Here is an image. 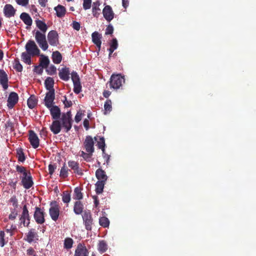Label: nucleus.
Returning a JSON list of instances; mask_svg holds the SVG:
<instances>
[{
  "label": "nucleus",
  "instance_id": "obj_1",
  "mask_svg": "<svg viewBox=\"0 0 256 256\" xmlns=\"http://www.w3.org/2000/svg\"><path fill=\"white\" fill-rule=\"evenodd\" d=\"M16 170L18 173L21 174L20 176L21 180L20 184L26 190L32 187L34 182L30 172L28 171L25 167L18 165L16 166Z\"/></svg>",
  "mask_w": 256,
  "mask_h": 256
},
{
  "label": "nucleus",
  "instance_id": "obj_2",
  "mask_svg": "<svg viewBox=\"0 0 256 256\" xmlns=\"http://www.w3.org/2000/svg\"><path fill=\"white\" fill-rule=\"evenodd\" d=\"M60 118L59 120L60 122L61 125L64 128V132H68L71 129L73 122L71 112L70 110L66 112L62 113Z\"/></svg>",
  "mask_w": 256,
  "mask_h": 256
},
{
  "label": "nucleus",
  "instance_id": "obj_3",
  "mask_svg": "<svg viewBox=\"0 0 256 256\" xmlns=\"http://www.w3.org/2000/svg\"><path fill=\"white\" fill-rule=\"evenodd\" d=\"M124 81V76L120 74H112L108 82L110 88L118 90L122 86Z\"/></svg>",
  "mask_w": 256,
  "mask_h": 256
},
{
  "label": "nucleus",
  "instance_id": "obj_4",
  "mask_svg": "<svg viewBox=\"0 0 256 256\" xmlns=\"http://www.w3.org/2000/svg\"><path fill=\"white\" fill-rule=\"evenodd\" d=\"M71 78L74 84V92L76 94H80L82 92V86L79 76L76 72L73 71L71 73Z\"/></svg>",
  "mask_w": 256,
  "mask_h": 256
},
{
  "label": "nucleus",
  "instance_id": "obj_5",
  "mask_svg": "<svg viewBox=\"0 0 256 256\" xmlns=\"http://www.w3.org/2000/svg\"><path fill=\"white\" fill-rule=\"evenodd\" d=\"M26 52L32 56H38L40 50L34 40H30L26 45Z\"/></svg>",
  "mask_w": 256,
  "mask_h": 256
},
{
  "label": "nucleus",
  "instance_id": "obj_6",
  "mask_svg": "<svg viewBox=\"0 0 256 256\" xmlns=\"http://www.w3.org/2000/svg\"><path fill=\"white\" fill-rule=\"evenodd\" d=\"M82 218L86 229L88 230H91L93 219L90 212V210L84 211Z\"/></svg>",
  "mask_w": 256,
  "mask_h": 256
},
{
  "label": "nucleus",
  "instance_id": "obj_7",
  "mask_svg": "<svg viewBox=\"0 0 256 256\" xmlns=\"http://www.w3.org/2000/svg\"><path fill=\"white\" fill-rule=\"evenodd\" d=\"M48 40L50 45L54 46L59 44L58 34L56 30H52L48 34Z\"/></svg>",
  "mask_w": 256,
  "mask_h": 256
},
{
  "label": "nucleus",
  "instance_id": "obj_8",
  "mask_svg": "<svg viewBox=\"0 0 256 256\" xmlns=\"http://www.w3.org/2000/svg\"><path fill=\"white\" fill-rule=\"evenodd\" d=\"M44 212L38 207H36L34 212V218L38 224H42L45 222Z\"/></svg>",
  "mask_w": 256,
  "mask_h": 256
},
{
  "label": "nucleus",
  "instance_id": "obj_9",
  "mask_svg": "<svg viewBox=\"0 0 256 256\" xmlns=\"http://www.w3.org/2000/svg\"><path fill=\"white\" fill-rule=\"evenodd\" d=\"M20 220V224H23L24 226H28L30 223V218L26 204L23 206L22 214Z\"/></svg>",
  "mask_w": 256,
  "mask_h": 256
},
{
  "label": "nucleus",
  "instance_id": "obj_10",
  "mask_svg": "<svg viewBox=\"0 0 256 256\" xmlns=\"http://www.w3.org/2000/svg\"><path fill=\"white\" fill-rule=\"evenodd\" d=\"M94 141L92 136H88L83 143V146L86 152H94Z\"/></svg>",
  "mask_w": 256,
  "mask_h": 256
},
{
  "label": "nucleus",
  "instance_id": "obj_11",
  "mask_svg": "<svg viewBox=\"0 0 256 256\" xmlns=\"http://www.w3.org/2000/svg\"><path fill=\"white\" fill-rule=\"evenodd\" d=\"M55 99L54 90H50L46 92L44 98V104L48 108H50L53 105Z\"/></svg>",
  "mask_w": 256,
  "mask_h": 256
},
{
  "label": "nucleus",
  "instance_id": "obj_12",
  "mask_svg": "<svg viewBox=\"0 0 256 256\" xmlns=\"http://www.w3.org/2000/svg\"><path fill=\"white\" fill-rule=\"evenodd\" d=\"M102 14L104 18L108 22H110L114 18V15L112 7L109 5L104 7L102 10Z\"/></svg>",
  "mask_w": 256,
  "mask_h": 256
},
{
  "label": "nucleus",
  "instance_id": "obj_13",
  "mask_svg": "<svg viewBox=\"0 0 256 256\" xmlns=\"http://www.w3.org/2000/svg\"><path fill=\"white\" fill-rule=\"evenodd\" d=\"M28 140L33 148H36L39 146V138L34 131L32 130L29 131Z\"/></svg>",
  "mask_w": 256,
  "mask_h": 256
},
{
  "label": "nucleus",
  "instance_id": "obj_14",
  "mask_svg": "<svg viewBox=\"0 0 256 256\" xmlns=\"http://www.w3.org/2000/svg\"><path fill=\"white\" fill-rule=\"evenodd\" d=\"M18 94L14 92L10 93L7 100V106L10 109H12L14 107L15 104L18 102Z\"/></svg>",
  "mask_w": 256,
  "mask_h": 256
},
{
  "label": "nucleus",
  "instance_id": "obj_15",
  "mask_svg": "<svg viewBox=\"0 0 256 256\" xmlns=\"http://www.w3.org/2000/svg\"><path fill=\"white\" fill-rule=\"evenodd\" d=\"M54 203L56 204V202ZM49 214L52 219L54 221H56L60 216V207L58 204L51 206L49 209Z\"/></svg>",
  "mask_w": 256,
  "mask_h": 256
},
{
  "label": "nucleus",
  "instance_id": "obj_16",
  "mask_svg": "<svg viewBox=\"0 0 256 256\" xmlns=\"http://www.w3.org/2000/svg\"><path fill=\"white\" fill-rule=\"evenodd\" d=\"M89 252L86 246L82 244H78L74 252V256H88Z\"/></svg>",
  "mask_w": 256,
  "mask_h": 256
},
{
  "label": "nucleus",
  "instance_id": "obj_17",
  "mask_svg": "<svg viewBox=\"0 0 256 256\" xmlns=\"http://www.w3.org/2000/svg\"><path fill=\"white\" fill-rule=\"evenodd\" d=\"M16 10L12 4H6L4 8V14L6 18L14 16L16 14Z\"/></svg>",
  "mask_w": 256,
  "mask_h": 256
},
{
  "label": "nucleus",
  "instance_id": "obj_18",
  "mask_svg": "<svg viewBox=\"0 0 256 256\" xmlns=\"http://www.w3.org/2000/svg\"><path fill=\"white\" fill-rule=\"evenodd\" d=\"M62 126L60 122L58 120H54L50 125V130L54 134H58L62 130Z\"/></svg>",
  "mask_w": 256,
  "mask_h": 256
},
{
  "label": "nucleus",
  "instance_id": "obj_19",
  "mask_svg": "<svg viewBox=\"0 0 256 256\" xmlns=\"http://www.w3.org/2000/svg\"><path fill=\"white\" fill-rule=\"evenodd\" d=\"M70 70L68 68L64 67L59 70L58 75L60 78L64 81H68L70 79Z\"/></svg>",
  "mask_w": 256,
  "mask_h": 256
},
{
  "label": "nucleus",
  "instance_id": "obj_20",
  "mask_svg": "<svg viewBox=\"0 0 256 256\" xmlns=\"http://www.w3.org/2000/svg\"><path fill=\"white\" fill-rule=\"evenodd\" d=\"M0 84L2 85L4 90L8 88V78L6 72L0 69Z\"/></svg>",
  "mask_w": 256,
  "mask_h": 256
},
{
  "label": "nucleus",
  "instance_id": "obj_21",
  "mask_svg": "<svg viewBox=\"0 0 256 256\" xmlns=\"http://www.w3.org/2000/svg\"><path fill=\"white\" fill-rule=\"evenodd\" d=\"M92 41L100 50L102 44V35L98 32H94L92 34Z\"/></svg>",
  "mask_w": 256,
  "mask_h": 256
},
{
  "label": "nucleus",
  "instance_id": "obj_22",
  "mask_svg": "<svg viewBox=\"0 0 256 256\" xmlns=\"http://www.w3.org/2000/svg\"><path fill=\"white\" fill-rule=\"evenodd\" d=\"M49 108L52 119L58 120L60 118L61 115L60 110L58 106L52 105Z\"/></svg>",
  "mask_w": 256,
  "mask_h": 256
},
{
  "label": "nucleus",
  "instance_id": "obj_23",
  "mask_svg": "<svg viewBox=\"0 0 256 256\" xmlns=\"http://www.w3.org/2000/svg\"><path fill=\"white\" fill-rule=\"evenodd\" d=\"M100 3L98 0L94 2L92 6V14L94 17L98 18L100 14Z\"/></svg>",
  "mask_w": 256,
  "mask_h": 256
},
{
  "label": "nucleus",
  "instance_id": "obj_24",
  "mask_svg": "<svg viewBox=\"0 0 256 256\" xmlns=\"http://www.w3.org/2000/svg\"><path fill=\"white\" fill-rule=\"evenodd\" d=\"M96 176L98 180H104L106 182L108 176L106 172L100 168H98L96 172Z\"/></svg>",
  "mask_w": 256,
  "mask_h": 256
},
{
  "label": "nucleus",
  "instance_id": "obj_25",
  "mask_svg": "<svg viewBox=\"0 0 256 256\" xmlns=\"http://www.w3.org/2000/svg\"><path fill=\"white\" fill-rule=\"evenodd\" d=\"M20 18L27 26H30L32 24V20L28 13H22L20 15Z\"/></svg>",
  "mask_w": 256,
  "mask_h": 256
},
{
  "label": "nucleus",
  "instance_id": "obj_26",
  "mask_svg": "<svg viewBox=\"0 0 256 256\" xmlns=\"http://www.w3.org/2000/svg\"><path fill=\"white\" fill-rule=\"evenodd\" d=\"M54 9L56 12V16L58 18L64 17L66 13V8L60 4L56 6Z\"/></svg>",
  "mask_w": 256,
  "mask_h": 256
},
{
  "label": "nucleus",
  "instance_id": "obj_27",
  "mask_svg": "<svg viewBox=\"0 0 256 256\" xmlns=\"http://www.w3.org/2000/svg\"><path fill=\"white\" fill-rule=\"evenodd\" d=\"M38 104V99L34 95H31L28 98L27 101V104L28 107L32 109L34 108Z\"/></svg>",
  "mask_w": 256,
  "mask_h": 256
},
{
  "label": "nucleus",
  "instance_id": "obj_28",
  "mask_svg": "<svg viewBox=\"0 0 256 256\" xmlns=\"http://www.w3.org/2000/svg\"><path fill=\"white\" fill-rule=\"evenodd\" d=\"M84 209V206L80 201L75 202L74 207V211L76 214H80L82 213Z\"/></svg>",
  "mask_w": 256,
  "mask_h": 256
},
{
  "label": "nucleus",
  "instance_id": "obj_29",
  "mask_svg": "<svg viewBox=\"0 0 256 256\" xmlns=\"http://www.w3.org/2000/svg\"><path fill=\"white\" fill-rule=\"evenodd\" d=\"M44 84L46 90H54V80L51 77H48L44 81Z\"/></svg>",
  "mask_w": 256,
  "mask_h": 256
},
{
  "label": "nucleus",
  "instance_id": "obj_30",
  "mask_svg": "<svg viewBox=\"0 0 256 256\" xmlns=\"http://www.w3.org/2000/svg\"><path fill=\"white\" fill-rule=\"evenodd\" d=\"M106 182L104 180H98L96 184V192L98 194L102 192Z\"/></svg>",
  "mask_w": 256,
  "mask_h": 256
},
{
  "label": "nucleus",
  "instance_id": "obj_31",
  "mask_svg": "<svg viewBox=\"0 0 256 256\" xmlns=\"http://www.w3.org/2000/svg\"><path fill=\"white\" fill-rule=\"evenodd\" d=\"M52 59L54 64H59L62 62V56L58 51L54 52L52 54Z\"/></svg>",
  "mask_w": 256,
  "mask_h": 256
},
{
  "label": "nucleus",
  "instance_id": "obj_32",
  "mask_svg": "<svg viewBox=\"0 0 256 256\" xmlns=\"http://www.w3.org/2000/svg\"><path fill=\"white\" fill-rule=\"evenodd\" d=\"M38 234L35 232L34 229H31L26 236V241L29 243H31L34 241V238L38 237Z\"/></svg>",
  "mask_w": 256,
  "mask_h": 256
},
{
  "label": "nucleus",
  "instance_id": "obj_33",
  "mask_svg": "<svg viewBox=\"0 0 256 256\" xmlns=\"http://www.w3.org/2000/svg\"><path fill=\"white\" fill-rule=\"evenodd\" d=\"M40 66L43 68H46L48 67L50 64V60L48 56L44 55H42L40 59Z\"/></svg>",
  "mask_w": 256,
  "mask_h": 256
},
{
  "label": "nucleus",
  "instance_id": "obj_34",
  "mask_svg": "<svg viewBox=\"0 0 256 256\" xmlns=\"http://www.w3.org/2000/svg\"><path fill=\"white\" fill-rule=\"evenodd\" d=\"M36 26L42 31V32L45 33L48 30V26L46 23L40 20H36Z\"/></svg>",
  "mask_w": 256,
  "mask_h": 256
},
{
  "label": "nucleus",
  "instance_id": "obj_35",
  "mask_svg": "<svg viewBox=\"0 0 256 256\" xmlns=\"http://www.w3.org/2000/svg\"><path fill=\"white\" fill-rule=\"evenodd\" d=\"M16 230V226L14 224H8L5 226V230L6 232L10 233V236L14 234V232Z\"/></svg>",
  "mask_w": 256,
  "mask_h": 256
},
{
  "label": "nucleus",
  "instance_id": "obj_36",
  "mask_svg": "<svg viewBox=\"0 0 256 256\" xmlns=\"http://www.w3.org/2000/svg\"><path fill=\"white\" fill-rule=\"evenodd\" d=\"M31 56L27 52H24L22 54V59L24 62L30 65L31 64Z\"/></svg>",
  "mask_w": 256,
  "mask_h": 256
},
{
  "label": "nucleus",
  "instance_id": "obj_37",
  "mask_svg": "<svg viewBox=\"0 0 256 256\" xmlns=\"http://www.w3.org/2000/svg\"><path fill=\"white\" fill-rule=\"evenodd\" d=\"M83 196L81 192V188L76 187L74 190V198L77 200H80L82 198Z\"/></svg>",
  "mask_w": 256,
  "mask_h": 256
},
{
  "label": "nucleus",
  "instance_id": "obj_38",
  "mask_svg": "<svg viewBox=\"0 0 256 256\" xmlns=\"http://www.w3.org/2000/svg\"><path fill=\"white\" fill-rule=\"evenodd\" d=\"M99 224L103 228H108L110 225V220L106 217L102 216L99 219Z\"/></svg>",
  "mask_w": 256,
  "mask_h": 256
},
{
  "label": "nucleus",
  "instance_id": "obj_39",
  "mask_svg": "<svg viewBox=\"0 0 256 256\" xmlns=\"http://www.w3.org/2000/svg\"><path fill=\"white\" fill-rule=\"evenodd\" d=\"M107 249L108 246L106 242L104 240L100 241L98 244V250L99 252L103 253L105 252Z\"/></svg>",
  "mask_w": 256,
  "mask_h": 256
},
{
  "label": "nucleus",
  "instance_id": "obj_40",
  "mask_svg": "<svg viewBox=\"0 0 256 256\" xmlns=\"http://www.w3.org/2000/svg\"><path fill=\"white\" fill-rule=\"evenodd\" d=\"M38 44L40 48L44 51L47 50L48 47V42L46 41V38H44V40H41L36 42Z\"/></svg>",
  "mask_w": 256,
  "mask_h": 256
},
{
  "label": "nucleus",
  "instance_id": "obj_41",
  "mask_svg": "<svg viewBox=\"0 0 256 256\" xmlns=\"http://www.w3.org/2000/svg\"><path fill=\"white\" fill-rule=\"evenodd\" d=\"M112 101L108 99L106 100L104 104V114H106L107 112H110L112 110Z\"/></svg>",
  "mask_w": 256,
  "mask_h": 256
},
{
  "label": "nucleus",
  "instance_id": "obj_42",
  "mask_svg": "<svg viewBox=\"0 0 256 256\" xmlns=\"http://www.w3.org/2000/svg\"><path fill=\"white\" fill-rule=\"evenodd\" d=\"M74 241L70 238H66L64 241V248L66 249H70L72 248Z\"/></svg>",
  "mask_w": 256,
  "mask_h": 256
},
{
  "label": "nucleus",
  "instance_id": "obj_43",
  "mask_svg": "<svg viewBox=\"0 0 256 256\" xmlns=\"http://www.w3.org/2000/svg\"><path fill=\"white\" fill-rule=\"evenodd\" d=\"M110 52H113L118 47V43L116 38H113L110 43Z\"/></svg>",
  "mask_w": 256,
  "mask_h": 256
},
{
  "label": "nucleus",
  "instance_id": "obj_44",
  "mask_svg": "<svg viewBox=\"0 0 256 256\" xmlns=\"http://www.w3.org/2000/svg\"><path fill=\"white\" fill-rule=\"evenodd\" d=\"M62 200L64 202L68 203L70 200V194L69 192L64 191L62 194Z\"/></svg>",
  "mask_w": 256,
  "mask_h": 256
},
{
  "label": "nucleus",
  "instance_id": "obj_45",
  "mask_svg": "<svg viewBox=\"0 0 256 256\" xmlns=\"http://www.w3.org/2000/svg\"><path fill=\"white\" fill-rule=\"evenodd\" d=\"M69 170L68 168L65 166V164L64 166L62 168L60 171V177L65 178L68 176V171Z\"/></svg>",
  "mask_w": 256,
  "mask_h": 256
},
{
  "label": "nucleus",
  "instance_id": "obj_46",
  "mask_svg": "<svg viewBox=\"0 0 256 256\" xmlns=\"http://www.w3.org/2000/svg\"><path fill=\"white\" fill-rule=\"evenodd\" d=\"M98 146L99 148L101 149L102 151V153L104 154V147H105V140L104 137H102L100 139V141L98 142Z\"/></svg>",
  "mask_w": 256,
  "mask_h": 256
},
{
  "label": "nucleus",
  "instance_id": "obj_47",
  "mask_svg": "<svg viewBox=\"0 0 256 256\" xmlns=\"http://www.w3.org/2000/svg\"><path fill=\"white\" fill-rule=\"evenodd\" d=\"M17 156L18 161L24 162L25 160L24 154L22 148L17 150Z\"/></svg>",
  "mask_w": 256,
  "mask_h": 256
},
{
  "label": "nucleus",
  "instance_id": "obj_48",
  "mask_svg": "<svg viewBox=\"0 0 256 256\" xmlns=\"http://www.w3.org/2000/svg\"><path fill=\"white\" fill-rule=\"evenodd\" d=\"M44 38H46L45 33L42 32L38 30L36 32L35 38L36 42L41 40H44Z\"/></svg>",
  "mask_w": 256,
  "mask_h": 256
},
{
  "label": "nucleus",
  "instance_id": "obj_49",
  "mask_svg": "<svg viewBox=\"0 0 256 256\" xmlns=\"http://www.w3.org/2000/svg\"><path fill=\"white\" fill-rule=\"evenodd\" d=\"M46 72L48 74L54 75L56 72V67L54 65H51L50 67L46 68Z\"/></svg>",
  "mask_w": 256,
  "mask_h": 256
},
{
  "label": "nucleus",
  "instance_id": "obj_50",
  "mask_svg": "<svg viewBox=\"0 0 256 256\" xmlns=\"http://www.w3.org/2000/svg\"><path fill=\"white\" fill-rule=\"evenodd\" d=\"M5 234L4 231H0V246L1 247L4 246L7 242L4 239Z\"/></svg>",
  "mask_w": 256,
  "mask_h": 256
},
{
  "label": "nucleus",
  "instance_id": "obj_51",
  "mask_svg": "<svg viewBox=\"0 0 256 256\" xmlns=\"http://www.w3.org/2000/svg\"><path fill=\"white\" fill-rule=\"evenodd\" d=\"M14 68L18 72H21L23 69V67L18 60H15Z\"/></svg>",
  "mask_w": 256,
  "mask_h": 256
},
{
  "label": "nucleus",
  "instance_id": "obj_52",
  "mask_svg": "<svg viewBox=\"0 0 256 256\" xmlns=\"http://www.w3.org/2000/svg\"><path fill=\"white\" fill-rule=\"evenodd\" d=\"M68 166L74 170L78 169V166H79V164L75 161H69L68 162Z\"/></svg>",
  "mask_w": 256,
  "mask_h": 256
},
{
  "label": "nucleus",
  "instance_id": "obj_53",
  "mask_svg": "<svg viewBox=\"0 0 256 256\" xmlns=\"http://www.w3.org/2000/svg\"><path fill=\"white\" fill-rule=\"evenodd\" d=\"M92 0H84L83 8L85 10L90 8Z\"/></svg>",
  "mask_w": 256,
  "mask_h": 256
},
{
  "label": "nucleus",
  "instance_id": "obj_54",
  "mask_svg": "<svg viewBox=\"0 0 256 256\" xmlns=\"http://www.w3.org/2000/svg\"><path fill=\"white\" fill-rule=\"evenodd\" d=\"M82 115H84V114H82L81 111L80 110L77 112L74 118V120L76 122L78 123L81 120Z\"/></svg>",
  "mask_w": 256,
  "mask_h": 256
},
{
  "label": "nucleus",
  "instance_id": "obj_55",
  "mask_svg": "<svg viewBox=\"0 0 256 256\" xmlns=\"http://www.w3.org/2000/svg\"><path fill=\"white\" fill-rule=\"evenodd\" d=\"M18 216V212L15 208L13 209L8 216L10 220H14Z\"/></svg>",
  "mask_w": 256,
  "mask_h": 256
},
{
  "label": "nucleus",
  "instance_id": "obj_56",
  "mask_svg": "<svg viewBox=\"0 0 256 256\" xmlns=\"http://www.w3.org/2000/svg\"><path fill=\"white\" fill-rule=\"evenodd\" d=\"M93 152H86L85 156H84L83 157L84 160L87 162H90Z\"/></svg>",
  "mask_w": 256,
  "mask_h": 256
},
{
  "label": "nucleus",
  "instance_id": "obj_57",
  "mask_svg": "<svg viewBox=\"0 0 256 256\" xmlns=\"http://www.w3.org/2000/svg\"><path fill=\"white\" fill-rule=\"evenodd\" d=\"M44 68H43L40 65L36 66H34V72H36V74H42L43 72Z\"/></svg>",
  "mask_w": 256,
  "mask_h": 256
},
{
  "label": "nucleus",
  "instance_id": "obj_58",
  "mask_svg": "<svg viewBox=\"0 0 256 256\" xmlns=\"http://www.w3.org/2000/svg\"><path fill=\"white\" fill-rule=\"evenodd\" d=\"M10 202L12 204V206L15 208L18 207V200L16 196H12L10 200Z\"/></svg>",
  "mask_w": 256,
  "mask_h": 256
},
{
  "label": "nucleus",
  "instance_id": "obj_59",
  "mask_svg": "<svg viewBox=\"0 0 256 256\" xmlns=\"http://www.w3.org/2000/svg\"><path fill=\"white\" fill-rule=\"evenodd\" d=\"M113 32H114V28H113V26H112V25L111 24H109L106 30V32H105V34L106 35H108V34H112V33H113Z\"/></svg>",
  "mask_w": 256,
  "mask_h": 256
},
{
  "label": "nucleus",
  "instance_id": "obj_60",
  "mask_svg": "<svg viewBox=\"0 0 256 256\" xmlns=\"http://www.w3.org/2000/svg\"><path fill=\"white\" fill-rule=\"evenodd\" d=\"M56 168V166L55 164H50L48 165L49 174H50V175H52L54 174Z\"/></svg>",
  "mask_w": 256,
  "mask_h": 256
},
{
  "label": "nucleus",
  "instance_id": "obj_61",
  "mask_svg": "<svg viewBox=\"0 0 256 256\" xmlns=\"http://www.w3.org/2000/svg\"><path fill=\"white\" fill-rule=\"evenodd\" d=\"M72 27L74 30H79L80 28V24L78 22L73 21L72 23Z\"/></svg>",
  "mask_w": 256,
  "mask_h": 256
},
{
  "label": "nucleus",
  "instance_id": "obj_62",
  "mask_svg": "<svg viewBox=\"0 0 256 256\" xmlns=\"http://www.w3.org/2000/svg\"><path fill=\"white\" fill-rule=\"evenodd\" d=\"M64 100L63 103L64 106L67 108L70 107L72 104V102L71 100H68L66 96H64Z\"/></svg>",
  "mask_w": 256,
  "mask_h": 256
},
{
  "label": "nucleus",
  "instance_id": "obj_63",
  "mask_svg": "<svg viewBox=\"0 0 256 256\" xmlns=\"http://www.w3.org/2000/svg\"><path fill=\"white\" fill-rule=\"evenodd\" d=\"M17 4L22 6H26L28 4L29 0H16Z\"/></svg>",
  "mask_w": 256,
  "mask_h": 256
},
{
  "label": "nucleus",
  "instance_id": "obj_64",
  "mask_svg": "<svg viewBox=\"0 0 256 256\" xmlns=\"http://www.w3.org/2000/svg\"><path fill=\"white\" fill-rule=\"evenodd\" d=\"M26 254L28 256H36L35 255V251L34 249L32 248H28L26 250Z\"/></svg>",
  "mask_w": 256,
  "mask_h": 256
}]
</instances>
